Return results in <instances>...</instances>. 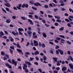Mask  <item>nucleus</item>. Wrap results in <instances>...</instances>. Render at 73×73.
<instances>
[{
  "label": "nucleus",
  "instance_id": "nucleus-7",
  "mask_svg": "<svg viewBox=\"0 0 73 73\" xmlns=\"http://www.w3.org/2000/svg\"><path fill=\"white\" fill-rule=\"evenodd\" d=\"M12 34L13 35H14V36H16V35H19V34L17 32L16 33H15V32H14V31H12Z\"/></svg>",
  "mask_w": 73,
  "mask_h": 73
},
{
  "label": "nucleus",
  "instance_id": "nucleus-30",
  "mask_svg": "<svg viewBox=\"0 0 73 73\" xmlns=\"http://www.w3.org/2000/svg\"><path fill=\"white\" fill-rule=\"evenodd\" d=\"M1 55H2L3 56H5V53L3 51H2L1 52Z\"/></svg>",
  "mask_w": 73,
  "mask_h": 73
},
{
  "label": "nucleus",
  "instance_id": "nucleus-46",
  "mask_svg": "<svg viewBox=\"0 0 73 73\" xmlns=\"http://www.w3.org/2000/svg\"><path fill=\"white\" fill-rule=\"evenodd\" d=\"M38 70L40 72V73H42V70H41V69H38Z\"/></svg>",
  "mask_w": 73,
  "mask_h": 73
},
{
  "label": "nucleus",
  "instance_id": "nucleus-61",
  "mask_svg": "<svg viewBox=\"0 0 73 73\" xmlns=\"http://www.w3.org/2000/svg\"><path fill=\"white\" fill-rule=\"evenodd\" d=\"M60 3H64V2L62 0H60Z\"/></svg>",
  "mask_w": 73,
  "mask_h": 73
},
{
  "label": "nucleus",
  "instance_id": "nucleus-11",
  "mask_svg": "<svg viewBox=\"0 0 73 73\" xmlns=\"http://www.w3.org/2000/svg\"><path fill=\"white\" fill-rule=\"evenodd\" d=\"M28 21L30 22V24H31L32 25H33V24H34L32 22V21L31 19H28Z\"/></svg>",
  "mask_w": 73,
  "mask_h": 73
},
{
  "label": "nucleus",
  "instance_id": "nucleus-38",
  "mask_svg": "<svg viewBox=\"0 0 73 73\" xmlns=\"http://www.w3.org/2000/svg\"><path fill=\"white\" fill-rule=\"evenodd\" d=\"M42 48H45V45L43 43L42 44Z\"/></svg>",
  "mask_w": 73,
  "mask_h": 73
},
{
  "label": "nucleus",
  "instance_id": "nucleus-39",
  "mask_svg": "<svg viewBox=\"0 0 73 73\" xmlns=\"http://www.w3.org/2000/svg\"><path fill=\"white\" fill-rule=\"evenodd\" d=\"M60 48V47H59V46L58 45H56V47H55V49H58Z\"/></svg>",
  "mask_w": 73,
  "mask_h": 73
},
{
  "label": "nucleus",
  "instance_id": "nucleus-17",
  "mask_svg": "<svg viewBox=\"0 0 73 73\" xmlns=\"http://www.w3.org/2000/svg\"><path fill=\"white\" fill-rule=\"evenodd\" d=\"M35 54V55H37V54H39V52L38 51H35L34 53Z\"/></svg>",
  "mask_w": 73,
  "mask_h": 73
},
{
  "label": "nucleus",
  "instance_id": "nucleus-54",
  "mask_svg": "<svg viewBox=\"0 0 73 73\" xmlns=\"http://www.w3.org/2000/svg\"><path fill=\"white\" fill-rule=\"evenodd\" d=\"M54 73H58V71L56 70H54L53 71Z\"/></svg>",
  "mask_w": 73,
  "mask_h": 73
},
{
  "label": "nucleus",
  "instance_id": "nucleus-58",
  "mask_svg": "<svg viewBox=\"0 0 73 73\" xmlns=\"http://www.w3.org/2000/svg\"><path fill=\"white\" fill-rule=\"evenodd\" d=\"M60 67H58L56 68V69L58 71V70H60Z\"/></svg>",
  "mask_w": 73,
  "mask_h": 73
},
{
  "label": "nucleus",
  "instance_id": "nucleus-16",
  "mask_svg": "<svg viewBox=\"0 0 73 73\" xmlns=\"http://www.w3.org/2000/svg\"><path fill=\"white\" fill-rule=\"evenodd\" d=\"M66 67H63L62 69V71H65L66 70Z\"/></svg>",
  "mask_w": 73,
  "mask_h": 73
},
{
  "label": "nucleus",
  "instance_id": "nucleus-23",
  "mask_svg": "<svg viewBox=\"0 0 73 73\" xmlns=\"http://www.w3.org/2000/svg\"><path fill=\"white\" fill-rule=\"evenodd\" d=\"M17 48H21V46L19 45V43H17Z\"/></svg>",
  "mask_w": 73,
  "mask_h": 73
},
{
  "label": "nucleus",
  "instance_id": "nucleus-40",
  "mask_svg": "<svg viewBox=\"0 0 73 73\" xmlns=\"http://www.w3.org/2000/svg\"><path fill=\"white\" fill-rule=\"evenodd\" d=\"M35 19H38V16L37 15H35Z\"/></svg>",
  "mask_w": 73,
  "mask_h": 73
},
{
  "label": "nucleus",
  "instance_id": "nucleus-37",
  "mask_svg": "<svg viewBox=\"0 0 73 73\" xmlns=\"http://www.w3.org/2000/svg\"><path fill=\"white\" fill-rule=\"evenodd\" d=\"M9 50H10L11 53V54H13V50H12L11 49H9Z\"/></svg>",
  "mask_w": 73,
  "mask_h": 73
},
{
  "label": "nucleus",
  "instance_id": "nucleus-32",
  "mask_svg": "<svg viewBox=\"0 0 73 73\" xmlns=\"http://www.w3.org/2000/svg\"><path fill=\"white\" fill-rule=\"evenodd\" d=\"M25 54H26L27 55H29V54H30V53H29V52H26L25 53Z\"/></svg>",
  "mask_w": 73,
  "mask_h": 73
},
{
  "label": "nucleus",
  "instance_id": "nucleus-50",
  "mask_svg": "<svg viewBox=\"0 0 73 73\" xmlns=\"http://www.w3.org/2000/svg\"><path fill=\"white\" fill-rule=\"evenodd\" d=\"M42 23H46V21H45V20H42Z\"/></svg>",
  "mask_w": 73,
  "mask_h": 73
},
{
  "label": "nucleus",
  "instance_id": "nucleus-29",
  "mask_svg": "<svg viewBox=\"0 0 73 73\" xmlns=\"http://www.w3.org/2000/svg\"><path fill=\"white\" fill-rule=\"evenodd\" d=\"M66 42L67 44H69V45H70V44H71V42L69 41H67Z\"/></svg>",
  "mask_w": 73,
  "mask_h": 73
},
{
  "label": "nucleus",
  "instance_id": "nucleus-22",
  "mask_svg": "<svg viewBox=\"0 0 73 73\" xmlns=\"http://www.w3.org/2000/svg\"><path fill=\"white\" fill-rule=\"evenodd\" d=\"M43 60L44 61H46V57L45 56H43Z\"/></svg>",
  "mask_w": 73,
  "mask_h": 73
},
{
  "label": "nucleus",
  "instance_id": "nucleus-18",
  "mask_svg": "<svg viewBox=\"0 0 73 73\" xmlns=\"http://www.w3.org/2000/svg\"><path fill=\"white\" fill-rule=\"evenodd\" d=\"M18 31L19 32H20V31H24V29L22 28H18Z\"/></svg>",
  "mask_w": 73,
  "mask_h": 73
},
{
  "label": "nucleus",
  "instance_id": "nucleus-51",
  "mask_svg": "<svg viewBox=\"0 0 73 73\" xmlns=\"http://www.w3.org/2000/svg\"><path fill=\"white\" fill-rule=\"evenodd\" d=\"M66 10V9L64 8H62L61 9V11H65Z\"/></svg>",
  "mask_w": 73,
  "mask_h": 73
},
{
  "label": "nucleus",
  "instance_id": "nucleus-35",
  "mask_svg": "<svg viewBox=\"0 0 73 73\" xmlns=\"http://www.w3.org/2000/svg\"><path fill=\"white\" fill-rule=\"evenodd\" d=\"M2 10L3 12H5V13H7V11H5V9H4V8H2Z\"/></svg>",
  "mask_w": 73,
  "mask_h": 73
},
{
  "label": "nucleus",
  "instance_id": "nucleus-53",
  "mask_svg": "<svg viewBox=\"0 0 73 73\" xmlns=\"http://www.w3.org/2000/svg\"><path fill=\"white\" fill-rule=\"evenodd\" d=\"M16 8L18 9H19V10H20L21 9V8L20 7H18V6H17Z\"/></svg>",
  "mask_w": 73,
  "mask_h": 73
},
{
  "label": "nucleus",
  "instance_id": "nucleus-6",
  "mask_svg": "<svg viewBox=\"0 0 73 73\" xmlns=\"http://www.w3.org/2000/svg\"><path fill=\"white\" fill-rule=\"evenodd\" d=\"M27 33L29 35V37H31V35H32V32L31 31H27Z\"/></svg>",
  "mask_w": 73,
  "mask_h": 73
},
{
  "label": "nucleus",
  "instance_id": "nucleus-20",
  "mask_svg": "<svg viewBox=\"0 0 73 73\" xmlns=\"http://www.w3.org/2000/svg\"><path fill=\"white\" fill-rule=\"evenodd\" d=\"M17 50L19 52H20V53H22V50H20V49H17Z\"/></svg>",
  "mask_w": 73,
  "mask_h": 73
},
{
  "label": "nucleus",
  "instance_id": "nucleus-3",
  "mask_svg": "<svg viewBox=\"0 0 73 73\" xmlns=\"http://www.w3.org/2000/svg\"><path fill=\"white\" fill-rule=\"evenodd\" d=\"M11 64H14L15 66H16V65H17V62H15V60L12 59L11 60Z\"/></svg>",
  "mask_w": 73,
  "mask_h": 73
},
{
  "label": "nucleus",
  "instance_id": "nucleus-56",
  "mask_svg": "<svg viewBox=\"0 0 73 73\" xmlns=\"http://www.w3.org/2000/svg\"><path fill=\"white\" fill-rule=\"evenodd\" d=\"M57 22H58V23H60V22H61V20H56Z\"/></svg>",
  "mask_w": 73,
  "mask_h": 73
},
{
  "label": "nucleus",
  "instance_id": "nucleus-42",
  "mask_svg": "<svg viewBox=\"0 0 73 73\" xmlns=\"http://www.w3.org/2000/svg\"><path fill=\"white\" fill-rule=\"evenodd\" d=\"M29 7V5L27 4H25V7L26 8H28Z\"/></svg>",
  "mask_w": 73,
  "mask_h": 73
},
{
  "label": "nucleus",
  "instance_id": "nucleus-41",
  "mask_svg": "<svg viewBox=\"0 0 73 73\" xmlns=\"http://www.w3.org/2000/svg\"><path fill=\"white\" fill-rule=\"evenodd\" d=\"M32 8L34 10H37V8H36V7H32Z\"/></svg>",
  "mask_w": 73,
  "mask_h": 73
},
{
  "label": "nucleus",
  "instance_id": "nucleus-47",
  "mask_svg": "<svg viewBox=\"0 0 73 73\" xmlns=\"http://www.w3.org/2000/svg\"><path fill=\"white\" fill-rule=\"evenodd\" d=\"M6 11H8V12L9 11V9L8 7H6Z\"/></svg>",
  "mask_w": 73,
  "mask_h": 73
},
{
  "label": "nucleus",
  "instance_id": "nucleus-48",
  "mask_svg": "<svg viewBox=\"0 0 73 73\" xmlns=\"http://www.w3.org/2000/svg\"><path fill=\"white\" fill-rule=\"evenodd\" d=\"M58 9L57 8L54 9V12H56V11H58Z\"/></svg>",
  "mask_w": 73,
  "mask_h": 73
},
{
  "label": "nucleus",
  "instance_id": "nucleus-57",
  "mask_svg": "<svg viewBox=\"0 0 73 73\" xmlns=\"http://www.w3.org/2000/svg\"><path fill=\"white\" fill-rule=\"evenodd\" d=\"M56 40H61V38L58 37V38H56Z\"/></svg>",
  "mask_w": 73,
  "mask_h": 73
},
{
  "label": "nucleus",
  "instance_id": "nucleus-62",
  "mask_svg": "<svg viewBox=\"0 0 73 73\" xmlns=\"http://www.w3.org/2000/svg\"><path fill=\"white\" fill-rule=\"evenodd\" d=\"M70 34V35H73V32L71 31L69 33Z\"/></svg>",
  "mask_w": 73,
  "mask_h": 73
},
{
  "label": "nucleus",
  "instance_id": "nucleus-33",
  "mask_svg": "<svg viewBox=\"0 0 73 73\" xmlns=\"http://www.w3.org/2000/svg\"><path fill=\"white\" fill-rule=\"evenodd\" d=\"M54 25L56 26V27H57V26L58 25V23H54Z\"/></svg>",
  "mask_w": 73,
  "mask_h": 73
},
{
  "label": "nucleus",
  "instance_id": "nucleus-59",
  "mask_svg": "<svg viewBox=\"0 0 73 73\" xmlns=\"http://www.w3.org/2000/svg\"><path fill=\"white\" fill-rule=\"evenodd\" d=\"M12 17L13 19H15L16 18V17L15 16H13Z\"/></svg>",
  "mask_w": 73,
  "mask_h": 73
},
{
  "label": "nucleus",
  "instance_id": "nucleus-63",
  "mask_svg": "<svg viewBox=\"0 0 73 73\" xmlns=\"http://www.w3.org/2000/svg\"><path fill=\"white\" fill-rule=\"evenodd\" d=\"M33 36H35L36 35V33L35 32H33Z\"/></svg>",
  "mask_w": 73,
  "mask_h": 73
},
{
  "label": "nucleus",
  "instance_id": "nucleus-2",
  "mask_svg": "<svg viewBox=\"0 0 73 73\" xmlns=\"http://www.w3.org/2000/svg\"><path fill=\"white\" fill-rule=\"evenodd\" d=\"M34 5L36 6V7H38V6H40V7H41L42 5L40 4V3L37 2L36 3H34Z\"/></svg>",
  "mask_w": 73,
  "mask_h": 73
},
{
  "label": "nucleus",
  "instance_id": "nucleus-55",
  "mask_svg": "<svg viewBox=\"0 0 73 73\" xmlns=\"http://www.w3.org/2000/svg\"><path fill=\"white\" fill-rule=\"evenodd\" d=\"M40 12L42 15H44V12H43V11H40Z\"/></svg>",
  "mask_w": 73,
  "mask_h": 73
},
{
  "label": "nucleus",
  "instance_id": "nucleus-24",
  "mask_svg": "<svg viewBox=\"0 0 73 73\" xmlns=\"http://www.w3.org/2000/svg\"><path fill=\"white\" fill-rule=\"evenodd\" d=\"M57 62V63L56 64V65L57 66H60V65H61V64H60V63H59V61H58Z\"/></svg>",
  "mask_w": 73,
  "mask_h": 73
},
{
  "label": "nucleus",
  "instance_id": "nucleus-8",
  "mask_svg": "<svg viewBox=\"0 0 73 73\" xmlns=\"http://www.w3.org/2000/svg\"><path fill=\"white\" fill-rule=\"evenodd\" d=\"M27 65L26 64H24V66H23V69L24 70H25L27 68Z\"/></svg>",
  "mask_w": 73,
  "mask_h": 73
},
{
  "label": "nucleus",
  "instance_id": "nucleus-49",
  "mask_svg": "<svg viewBox=\"0 0 73 73\" xmlns=\"http://www.w3.org/2000/svg\"><path fill=\"white\" fill-rule=\"evenodd\" d=\"M3 60L4 61H5V60H7V58L5 56L3 57Z\"/></svg>",
  "mask_w": 73,
  "mask_h": 73
},
{
  "label": "nucleus",
  "instance_id": "nucleus-9",
  "mask_svg": "<svg viewBox=\"0 0 73 73\" xmlns=\"http://www.w3.org/2000/svg\"><path fill=\"white\" fill-rule=\"evenodd\" d=\"M11 19H7L6 20V22L7 24H9L11 23Z\"/></svg>",
  "mask_w": 73,
  "mask_h": 73
},
{
  "label": "nucleus",
  "instance_id": "nucleus-43",
  "mask_svg": "<svg viewBox=\"0 0 73 73\" xmlns=\"http://www.w3.org/2000/svg\"><path fill=\"white\" fill-rule=\"evenodd\" d=\"M10 48L11 49H13V50H15V48H14V46H11L10 47Z\"/></svg>",
  "mask_w": 73,
  "mask_h": 73
},
{
  "label": "nucleus",
  "instance_id": "nucleus-31",
  "mask_svg": "<svg viewBox=\"0 0 73 73\" xmlns=\"http://www.w3.org/2000/svg\"><path fill=\"white\" fill-rule=\"evenodd\" d=\"M42 34L43 37H46V35L45 33H43Z\"/></svg>",
  "mask_w": 73,
  "mask_h": 73
},
{
  "label": "nucleus",
  "instance_id": "nucleus-26",
  "mask_svg": "<svg viewBox=\"0 0 73 73\" xmlns=\"http://www.w3.org/2000/svg\"><path fill=\"white\" fill-rule=\"evenodd\" d=\"M65 20L66 22H70V21L68 19H65Z\"/></svg>",
  "mask_w": 73,
  "mask_h": 73
},
{
  "label": "nucleus",
  "instance_id": "nucleus-12",
  "mask_svg": "<svg viewBox=\"0 0 73 73\" xmlns=\"http://www.w3.org/2000/svg\"><path fill=\"white\" fill-rule=\"evenodd\" d=\"M70 68L73 70V64H68Z\"/></svg>",
  "mask_w": 73,
  "mask_h": 73
},
{
  "label": "nucleus",
  "instance_id": "nucleus-36",
  "mask_svg": "<svg viewBox=\"0 0 73 73\" xmlns=\"http://www.w3.org/2000/svg\"><path fill=\"white\" fill-rule=\"evenodd\" d=\"M67 26H68V27H72V26L69 23H68L67 24Z\"/></svg>",
  "mask_w": 73,
  "mask_h": 73
},
{
  "label": "nucleus",
  "instance_id": "nucleus-13",
  "mask_svg": "<svg viewBox=\"0 0 73 73\" xmlns=\"http://www.w3.org/2000/svg\"><path fill=\"white\" fill-rule=\"evenodd\" d=\"M25 62L27 65H32V64L29 62L25 61Z\"/></svg>",
  "mask_w": 73,
  "mask_h": 73
},
{
  "label": "nucleus",
  "instance_id": "nucleus-52",
  "mask_svg": "<svg viewBox=\"0 0 73 73\" xmlns=\"http://www.w3.org/2000/svg\"><path fill=\"white\" fill-rule=\"evenodd\" d=\"M69 57H70V58L71 60V61H73V58L71 56H69Z\"/></svg>",
  "mask_w": 73,
  "mask_h": 73
},
{
  "label": "nucleus",
  "instance_id": "nucleus-5",
  "mask_svg": "<svg viewBox=\"0 0 73 73\" xmlns=\"http://www.w3.org/2000/svg\"><path fill=\"white\" fill-rule=\"evenodd\" d=\"M58 51L60 52V54L61 55L64 54V51L60 49H58Z\"/></svg>",
  "mask_w": 73,
  "mask_h": 73
},
{
  "label": "nucleus",
  "instance_id": "nucleus-28",
  "mask_svg": "<svg viewBox=\"0 0 73 73\" xmlns=\"http://www.w3.org/2000/svg\"><path fill=\"white\" fill-rule=\"evenodd\" d=\"M9 38H10V40L11 41L13 42L14 41L13 38H12V37H9Z\"/></svg>",
  "mask_w": 73,
  "mask_h": 73
},
{
  "label": "nucleus",
  "instance_id": "nucleus-21",
  "mask_svg": "<svg viewBox=\"0 0 73 73\" xmlns=\"http://www.w3.org/2000/svg\"><path fill=\"white\" fill-rule=\"evenodd\" d=\"M64 28L63 27H62L59 29V31H64Z\"/></svg>",
  "mask_w": 73,
  "mask_h": 73
},
{
  "label": "nucleus",
  "instance_id": "nucleus-10",
  "mask_svg": "<svg viewBox=\"0 0 73 73\" xmlns=\"http://www.w3.org/2000/svg\"><path fill=\"white\" fill-rule=\"evenodd\" d=\"M6 66H8L9 69H12V66L9 64L7 63L6 64Z\"/></svg>",
  "mask_w": 73,
  "mask_h": 73
},
{
  "label": "nucleus",
  "instance_id": "nucleus-4",
  "mask_svg": "<svg viewBox=\"0 0 73 73\" xmlns=\"http://www.w3.org/2000/svg\"><path fill=\"white\" fill-rule=\"evenodd\" d=\"M34 46H38V42L36 40H34Z\"/></svg>",
  "mask_w": 73,
  "mask_h": 73
},
{
  "label": "nucleus",
  "instance_id": "nucleus-1",
  "mask_svg": "<svg viewBox=\"0 0 73 73\" xmlns=\"http://www.w3.org/2000/svg\"><path fill=\"white\" fill-rule=\"evenodd\" d=\"M4 1L6 3H7V4L5 3V5L7 7H11V5L9 4V3H8V1H7V0H4Z\"/></svg>",
  "mask_w": 73,
  "mask_h": 73
},
{
  "label": "nucleus",
  "instance_id": "nucleus-60",
  "mask_svg": "<svg viewBox=\"0 0 73 73\" xmlns=\"http://www.w3.org/2000/svg\"><path fill=\"white\" fill-rule=\"evenodd\" d=\"M67 53L68 54H69L70 55V51H68L67 52Z\"/></svg>",
  "mask_w": 73,
  "mask_h": 73
},
{
  "label": "nucleus",
  "instance_id": "nucleus-14",
  "mask_svg": "<svg viewBox=\"0 0 73 73\" xmlns=\"http://www.w3.org/2000/svg\"><path fill=\"white\" fill-rule=\"evenodd\" d=\"M52 59L53 60H54V61L55 62H57V58H56V57H53Z\"/></svg>",
  "mask_w": 73,
  "mask_h": 73
},
{
  "label": "nucleus",
  "instance_id": "nucleus-45",
  "mask_svg": "<svg viewBox=\"0 0 73 73\" xmlns=\"http://www.w3.org/2000/svg\"><path fill=\"white\" fill-rule=\"evenodd\" d=\"M25 72L26 73H28V72H29V71L27 69V68L25 69Z\"/></svg>",
  "mask_w": 73,
  "mask_h": 73
},
{
  "label": "nucleus",
  "instance_id": "nucleus-64",
  "mask_svg": "<svg viewBox=\"0 0 73 73\" xmlns=\"http://www.w3.org/2000/svg\"><path fill=\"white\" fill-rule=\"evenodd\" d=\"M49 5L50 7H53V5H52L51 3H50Z\"/></svg>",
  "mask_w": 73,
  "mask_h": 73
},
{
  "label": "nucleus",
  "instance_id": "nucleus-25",
  "mask_svg": "<svg viewBox=\"0 0 73 73\" xmlns=\"http://www.w3.org/2000/svg\"><path fill=\"white\" fill-rule=\"evenodd\" d=\"M22 8H25V4L24 3L21 6Z\"/></svg>",
  "mask_w": 73,
  "mask_h": 73
},
{
  "label": "nucleus",
  "instance_id": "nucleus-15",
  "mask_svg": "<svg viewBox=\"0 0 73 73\" xmlns=\"http://www.w3.org/2000/svg\"><path fill=\"white\" fill-rule=\"evenodd\" d=\"M0 37H2V36H4V33L2 31H1L0 32Z\"/></svg>",
  "mask_w": 73,
  "mask_h": 73
},
{
  "label": "nucleus",
  "instance_id": "nucleus-44",
  "mask_svg": "<svg viewBox=\"0 0 73 73\" xmlns=\"http://www.w3.org/2000/svg\"><path fill=\"white\" fill-rule=\"evenodd\" d=\"M29 17L31 19H32L33 17V16L32 15H29Z\"/></svg>",
  "mask_w": 73,
  "mask_h": 73
},
{
  "label": "nucleus",
  "instance_id": "nucleus-34",
  "mask_svg": "<svg viewBox=\"0 0 73 73\" xmlns=\"http://www.w3.org/2000/svg\"><path fill=\"white\" fill-rule=\"evenodd\" d=\"M5 56L7 58H8V59H9V55L7 54H5Z\"/></svg>",
  "mask_w": 73,
  "mask_h": 73
},
{
  "label": "nucleus",
  "instance_id": "nucleus-19",
  "mask_svg": "<svg viewBox=\"0 0 73 73\" xmlns=\"http://www.w3.org/2000/svg\"><path fill=\"white\" fill-rule=\"evenodd\" d=\"M21 18L22 20H25L27 19L25 17H21Z\"/></svg>",
  "mask_w": 73,
  "mask_h": 73
},
{
  "label": "nucleus",
  "instance_id": "nucleus-27",
  "mask_svg": "<svg viewBox=\"0 0 73 73\" xmlns=\"http://www.w3.org/2000/svg\"><path fill=\"white\" fill-rule=\"evenodd\" d=\"M44 7L45 8H49L48 5H45Z\"/></svg>",
  "mask_w": 73,
  "mask_h": 73
}]
</instances>
